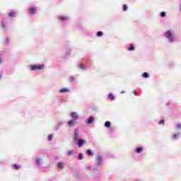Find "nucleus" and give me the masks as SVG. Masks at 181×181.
Returning a JSON list of instances; mask_svg holds the SVG:
<instances>
[{
  "instance_id": "nucleus-36",
  "label": "nucleus",
  "mask_w": 181,
  "mask_h": 181,
  "mask_svg": "<svg viewBox=\"0 0 181 181\" xmlns=\"http://www.w3.org/2000/svg\"><path fill=\"white\" fill-rule=\"evenodd\" d=\"M70 80L71 81H74V80H76V78H74V76H70Z\"/></svg>"
},
{
  "instance_id": "nucleus-43",
  "label": "nucleus",
  "mask_w": 181,
  "mask_h": 181,
  "mask_svg": "<svg viewBox=\"0 0 181 181\" xmlns=\"http://www.w3.org/2000/svg\"><path fill=\"white\" fill-rule=\"evenodd\" d=\"M135 181H141V180H136Z\"/></svg>"
},
{
  "instance_id": "nucleus-15",
  "label": "nucleus",
  "mask_w": 181,
  "mask_h": 181,
  "mask_svg": "<svg viewBox=\"0 0 181 181\" xmlns=\"http://www.w3.org/2000/svg\"><path fill=\"white\" fill-rule=\"evenodd\" d=\"M134 152L136 153H141V152H144V148L142 147H136Z\"/></svg>"
},
{
  "instance_id": "nucleus-18",
  "label": "nucleus",
  "mask_w": 181,
  "mask_h": 181,
  "mask_svg": "<svg viewBox=\"0 0 181 181\" xmlns=\"http://www.w3.org/2000/svg\"><path fill=\"white\" fill-rule=\"evenodd\" d=\"M127 50H129V52H134V50H135V47L134 46V44H131L128 47Z\"/></svg>"
},
{
  "instance_id": "nucleus-2",
  "label": "nucleus",
  "mask_w": 181,
  "mask_h": 181,
  "mask_svg": "<svg viewBox=\"0 0 181 181\" xmlns=\"http://www.w3.org/2000/svg\"><path fill=\"white\" fill-rule=\"evenodd\" d=\"M31 71H36V70H43L45 69V64H31L29 66Z\"/></svg>"
},
{
  "instance_id": "nucleus-23",
  "label": "nucleus",
  "mask_w": 181,
  "mask_h": 181,
  "mask_svg": "<svg viewBox=\"0 0 181 181\" xmlns=\"http://www.w3.org/2000/svg\"><path fill=\"white\" fill-rule=\"evenodd\" d=\"M86 153L87 155H89V156H93V155H94V153H93V151L90 149L87 150Z\"/></svg>"
},
{
  "instance_id": "nucleus-13",
  "label": "nucleus",
  "mask_w": 181,
  "mask_h": 181,
  "mask_svg": "<svg viewBox=\"0 0 181 181\" xmlns=\"http://www.w3.org/2000/svg\"><path fill=\"white\" fill-rule=\"evenodd\" d=\"M93 122H94V117L90 116L86 120V124H88V125H90V124H93Z\"/></svg>"
},
{
  "instance_id": "nucleus-31",
  "label": "nucleus",
  "mask_w": 181,
  "mask_h": 181,
  "mask_svg": "<svg viewBox=\"0 0 181 181\" xmlns=\"http://www.w3.org/2000/svg\"><path fill=\"white\" fill-rule=\"evenodd\" d=\"M160 16H161V18H165V16H166V12L162 11L160 13Z\"/></svg>"
},
{
  "instance_id": "nucleus-4",
  "label": "nucleus",
  "mask_w": 181,
  "mask_h": 181,
  "mask_svg": "<svg viewBox=\"0 0 181 181\" xmlns=\"http://www.w3.org/2000/svg\"><path fill=\"white\" fill-rule=\"evenodd\" d=\"M74 141H77V139H80V130L78 129H75L73 134Z\"/></svg>"
},
{
  "instance_id": "nucleus-21",
  "label": "nucleus",
  "mask_w": 181,
  "mask_h": 181,
  "mask_svg": "<svg viewBox=\"0 0 181 181\" xmlns=\"http://www.w3.org/2000/svg\"><path fill=\"white\" fill-rule=\"evenodd\" d=\"M10 42H11V40L9 39V37L5 38L4 44L6 45V46H8L9 45Z\"/></svg>"
},
{
  "instance_id": "nucleus-24",
  "label": "nucleus",
  "mask_w": 181,
  "mask_h": 181,
  "mask_svg": "<svg viewBox=\"0 0 181 181\" xmlns=\"http://www.w3.org/2000/svg\"><path fill=\"white\" fill-rule=\"evenodd\" d=\"M103 35H104V33H103V31H98L96 33V35L98 36V37H101V36H103Z\"/></svg>"
},
{
  "instance_id": "nucleus-26",
  "label": "nucleus",
  "mask_w": 181,
  "mask_h": 181,
  "mask_svg": "<svg viewBox=\"0 0 181 181\" xmlns=\"http://www.w3.org/2000/svg\"><path fill=\"white\" fill-rule=\"evenodd\" d=\"M78 67H79V69H81V70H86V66H84V64H80L78 65Z\"/></svg>"
},
{
  "instance_id": "nucleus-20",
  "label": "nucleus",
  "mask_w": 181,
  "mask_h": 181,
  "mask_svg": "<svg viewBox=\"0 0 181 181\" xmlns=\"http://www.w3.org/2000/svg\"><path fill=\"white\" fill-rule=\"evenodd\" d=\"M104 127L105 128H110V127H111V122L110 121H107L105 122Z\"/></svg>"
},
{
  "instance_id": "nucleus-17",
  "label": "nucleus",
  "mask_w": 181,
  "mask_h": 181,
  "mask_svg": "<svg viewBox=\"0 0 181 181\" xmlns=\"http://www.w3.org/2000/svg\"><path fill=\"white\" fill-rule=\"evenodd\" d=\"M107 98H109V100H110V101H114V100H115V96H114L112 95V93H110L108 94Z\"/></svg>"
},
{
  "instance_id": "nucleus-9",
  "label": "nucleus",
  "mask_w": 181,
  "mask_h": 181,
  "mask_svg": "<svg viewBox=\"0 0 181 181\" xmlns=\"http://www.w3.org/2000/svg\"><path fill=\"white\" fill-rule=\"evenodd\" d=\"M63 125H64V122H59L57 124L54 126V130L57 131L60 129V127H63Z\"/></svg>"
},
{
  "instance_id": "nucleus-30",
  "label": "nucleus",
  "mask_w": 181,
  "mask_h": 181,
  "mask_svg": "<svg viewBox=\"0 0 181 181\" xmlns=\"http://www.w3.org/2000/svg\"><path fill=\"white\" fill-rule=\"evenodd\" d=\"M71 53V49H66V56H70Z\"/></svg>"
},
{
  "instance_id": "nucleus-41",
  "label": "nucleus",
  "mask_w": 181,
  "mask_h": 181,
  "mask_svg": "<svg viewBox=\"0 0 181 181\" xmlns=\"http://www.w3.org/2000/svg\"><path fill=\"white\" fill-rule=\"evenodd\" d=\"M120 93H121V94H124V93H125V91L122 90Z\"/></svg>"
},
{
  "instance_id": "nucleus-11",
  "label": "nucleus",
  "mask_w": 181,
  "mask_h": 181,
  "mask_svg": "<svg viewBox=\"0 0 181 181\" xmlns=\"http://www.w3.org/2000/svg\"><path fill=\"white\" fill-rule=\"evenodd\" d=\"M65 165L66 164L63 162H59L57 163V168H58V169H60L61 170H63V169H64Z\"/></svg>"
},
{
  "instance_id": "nucleus-10",
  "label": "nucleus",
  "mask_w": 181,
  "mask_h": 181,
  "mask_svg": "<svg viewBox=\"0 0 181 181\" xmlns=\"http://www.w3.org/2000/svg\"><path fill=\"white\" fill-rule=\"evenodd\" d=\"M180 136H181V134L179 132L173 134L172 135V138H173V139H174V141H177V139H179V138H180Z\"/></svg>"
},
{
  "instance_id": "nucleus-19",
  "label": "nucleus",
  "mask_w": 181,
  "mask_h": 181,
  "mask_svg": "<svg viewBox=\"0 0 181 181\" xmlns=\"http://www.w3.org/2000/svg\"><path fill=\"white\" fill-rule=\"evenodd\" d=\"M8 16L10 18H15V17H16V12L11 11V12L8 13Z\"/></svg>"
},
{
  "instance_id": "nucleus-38",
  "label": "nucleus",
  "mask_w": 181,
  "mask_h": 181,
  "mask_svg": "<svg viewBox=\"0 0 181 181\" xmlns=\"http://www.w3.org/2000/svg\"><path fill=\"white\" fill-rule=\"evenodd\" d=\"M170 104V103L169 102H168V103H166L167 107H169Z\"/></svg>"
},
{
  "instance_id": "nucleus-3",
  "label": "nucleus",
  "mask_w": 181,
  "mask_h": 181,
  "mask_svg": "<svg viewBox=\"0 0 181 181\" xmlns=\"http://www.w3.org/2000/svg\"><path fill=\"white\" fill-rule=\"evenodd\" d=\"M103 165V157L101 156H98L95 161V165L92 168L93 170H98V168Z\"/></svg>"
},
{
  "instance_id": "nucleus-22",
  "label": "nucleus",
  "mask_w": 181,
  "mask_h": 181,
  "mask_svg": "<svg viewBox=\"0 0 181 181\" xmlns=\"http://www.w3.org/2000/svg\"><path fill=\"white\" fill-rule=\"evenodd\" d=\"M142 77L144 78H148L149 74L148 72H144V73L142 74Z\"/></svg>"
},
{
  "instance_id": "nucleus-27",
  "label": "nucleus",
  "mask_w": 181,
  "mask_h": 181,
  "mask_svg": "<svg viewBox=\"0 0 181 181\" xmlns=\"http://www.w3.org/2000/svg\"><path fill=\"white\" fill-rule=\"evenodd\" d=\"M13 169H15L16 170H18L20 168H21V165H18V164H14L13 165Z\"/></svg>"
},
{
  "instance_id": "nucleus-39",
  "label": "nucleus",
  "mask_w": 181,
  "mask_h": 181,
  "mask_svg": "<svg viewBox=\"0 0 181 181\" xmlns=\"http://www.w3.org/2000/svg\"><path fill=\"white\" fill-rule=\"evenodd\" d=\"M86 169L90 170V169H91V167L88 166V167L86 168Z\"/></svg>"
},
{
  "instance_id": "nucleus-40",
  "label": "nucleus",
  "mask_w": 181,
  "mask_h": 181,
  "mask_svg": "<svg viewBox=\"0 0 181 181\" xmlns=\"http://www.w3.org/2000/svg\"><path fill=\"white\" fill-rule=\"evenodd\" d=\"M1 56V54H0ZM0 64H2V59H0Z\"/></svg>"
},
{
  "instance_id": "nucleus-37",
  "label": "nucleus",
  "mask_w": 181,
  "mask_h": 181,
  "mask_svg": "<svg viewBox=\"0 0 181 181\" xmlns=\"http://www.w3.org/2000/svg\"><path fill=\"white\" fill-rule=\"evenodd\" d=\"M133 93H134V95H138V92H136V90H134Z\"/></svg>"
},
{
  "instance_id": "nucleus-25",
  "label": "nucleus",
  "mask_w": 181,
  "mask_h": 181,
  "mask_svg": "<svg viewBox=\"0 0 181 181\" xmlns=\"http://www.w3.org/2000/svg\"><path fill=\"white\" fill-rule=\"evenodd\" d=\"M35 163H36L37 166H40V158H36Z\"/></svg>"
},
{
  "instance_id": "nucleus-35",
  "label": "nucleus",
  "mask_w": 181,
  "mask_h": 181,
  "mask_svg": "<svg viewBox=\"0 0 181 181\" xmlns=\"http://www.w3.org/2000/svg\"><path fill=\"white\" fill-rule=\"evenodd\" d=\"M177 129H181V123L177 124Z\"/></svg>"
},
{
  "instance_id": "nucleus-1",
  "label": "nucleus",
  "mask_w": 181,
  "mask_h": 181,
  "mask_svg": "<svg viewBox=\"0 0 181 181\" xmlns=\"http://www.w3.org/2000/svg\"><path fill=\"white\" fill-rule=\"evenodd\" d=\"M164 37L166 39L168 43L170 45H173L177 40L176 33H175V30H168L164 33Z\"/></svg>"
},
{
  "instance_id": "nucleus-8",
  "label": "nucleus",
  "mask_w": 181,
  "mask_h": 181,
  "mask_svg": "<svg viewBox=\"0 0 181 181\" xmlns=\"http://www.w3.org/2000/svg\"><path fill=\"white\" fill-rule=\"evenodd\" d=\"M70 117L72 118L73 120L77 121L80 117L78 116V113L76 112H73L70 114Z\"/></svg>"
},
{
  "instance_id": "nucleus-29",
  "label": "nucleus",
  "mask_w": 181,
  "mask_h": 181,
  "mask_svg": "<svg viewBox=\"0 0 181 181\" xmlns=\"http://www.w3.org/2000/svg\"><path fill=\"white\" fill-rule=\"evenodd\" d=\"M123 11L124 12H126V11H128V6H127V4L123 5Z\"/></svg>"
},
{
  "instance_id": "nucleus-5",
  "label": "nucleus",
  "mask_w": 181,
  "mask_h": 181,
  "mask_svg": "<svg viewBox=\"0 0 181 181\" xmlns=\"http://www.w3.org/2000/svg\"><path fill=\"white\" fill-rule=\"evenodd\" d=\"M74 142L76 143V145L78 146V148H81V146L86 144V141L81 138L78 139Z\"/></svg>"
},
{
  "instance_id": "nucleus-42",
  "label": "nucleus",
  "mask_w": 181,
  "mask_h": 181,
  "mask_svg": "<svg viewBox=\"0 0 181 181\" xmlns=\"http://www.w3.org/2000/svg\"><path fill=\"white\" fill-rule=\"evenodd\" d=\"M2 78V76L0 75V79Z\"/></svg>"
},
{
  "instance_id": "nucleus-12",
  "label": "nucleus",
  "mask_w": 181,
  "mask_h": 181,
  "mask_svg": "<svg viewBox=\"0 0 181 181\" xmlns=\"http://www.w3.org/2000/svg\"><path fill=\"white\" fill-rule=\"evenodd\" d=\"M59 93L63 94L64 93H70V89L69 88H64L59 90Z\"/></svg>"
},
{
  "instance_id": "nucleus-14",
  "label": "nucleus",
  "mask_w": 181,
  "mask_h": 181,
  "mask_svg": "<svg viewBox=\"0 0 181 181\" xmlns=\"http://www.w3.org/2000/svg\"><path fill=\"white\" fill-rule=\"evenodd\" d=\"M58 19L59 21H61L62 22H66V21H67V19H69V16H58Z\"/></svg>"
},
{
  "instance_id": "nucleus-34",
  "label": "nucleus",
  "mask_w": 181,
  "mask_h": 181,
  "mask_svg": "<svg viewBox=\"0 0 181 181\" xmlns=\"http://www.w3.org/2000/svg\"><path fill=\"white\" fill-rule=\"evenodd\" d=\"M158 124L160 125L162 124H165V119H161L160 120V122H158Z\"/></svg>"
},
{
  "instance_id": "nucleus-16",
  "label": "nucleus",
  "mask_w": 181,
  "mask_h": 181,
  "mask_svg": "<svg viewBox=\"0 0 181 181\" xmlns=\"http://www.w3.org/2000/svg\"><path fill=\"white\" fill-rule=\"evenodd\" d=\"M1 28H2V29H4V30H6V29H7L6 23L5 22L4 19L1 20Z\"/></svg>"
},
{
  "instance_id": "nucleus-6",
  "label": "nucleus",
  "mask_w": 181,
  "mask_h": 181,
  "mask_svg": "<svg viewBox=\"0 0 181 181\" xmlns=\"http://www.w3.org/2000/svg\"><path fill=\"white\" fill-rule=\"evenodd\" d=\"M67 125L69 128H74L77 125V121L71 119L67 122Z\"/></svg>"
},
{
  "instance_id": "nucleus-32",
  "label": "nucleus",
  "mask_w": 181,
  "mask_h": 181,
  "mask_svg": "<svg viewBox=\"0 0 181 181\" xmlns=\"http://www.w3.org/2000/svg\"><path fill=\"white\" fill-rule=\"evenodd\" d=\"M74 152V151L73 150H71L67 152V154L69 155V156H71V155H73Z\"/></svg>"
},
{
  "instance_id": "nucleus-33",
  "label": "nucleus",
  "mask_w": 181,
  "mask_h": 181,
  "mask_svg": "<svg viewBox=\"0 0 181 181\" xmlns=\"http://www.w3.org/2000/svg\"><path fill=\"white\" fill-rule=\"evenodd\" d=\"M78 159L79 160H81V159H83V153H79L78 154Z\"/></svg>"
},
{
  "instance_id": "nucleus-7",
  "label": "nucleus",
  "mask_w": 181,
  "mask_h": 181,
  "mask_svg": "<svg viewBox=\"0 0 181 181\" xmlns=\"http://www.w3.org/2000/svg\"><path fill=\"white\" fill-rule=\"evenodd\" d=\"M28 12L30 15H36L37 9L36 8V7H30Z\"/></svg>"
},
{
  "instance_id": "nucleus-28",
  "label": "nucleus",
  "mask_w": 181,
  "mask_h": 181,
  "mask_svg": "<svg viewBox=\"0 0 181 181\" xmlns=\"http://www.w3.org/2000/svg\"><path fill=\"white\" fill-rule=\"evenodd\" d=\"M52 139H53V134H49L48 136L47 141H49V142H50V141H52Z\"/></svg>"
}]
</instances>
